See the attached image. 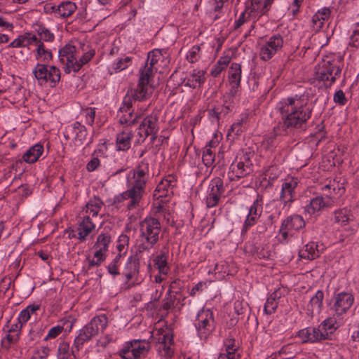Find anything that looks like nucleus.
<instances>
[{"instance_id": "nucleus-1", "label": "nucleus", "mask_w": 359, "mask_h": 359, "mask_svg": "<svg viewBox=\"0 0 359 359\" xmlns=\"http://www.w3.org/2000/svg\"><path fill=\"white\" fill-rule=\"evenodd\" d=\"M277 109L282 116L280 123L282 131L278 133L280 135L287 133V130L303 128L311 114L306 100L297 95L283 99L278 102Z\"/></svg>"}, {"instance_id": "nucleus-2", "label": "nucleus", "mask_w": 359, "mask_h": 359, "mask_svg": "<svg viewBox=\"0 0 359 359\" xmlns=\"http://www.w3.org/2000/svg\"><path fill=\"white\" fill-rule=\"evenodd\" d=\"M321 190L323 196L311 199L310 203L305 208V212L310 215L325 208L333 207L336 200L344 192L343 184L335 180H329L322 187Z\"/></svg>"}, {"instance_id": "nucleus-3", "label": "nucleus", "mask_w": 359, "mask_h": 359, "mask_svg": "<svg viewBox=\"0 0 359 359\" xmlns=\"http://www.w3.org/2000/svg\"><path fill=\"white\" fill-rule=\"evenodd\" d=\"M103 202L97 197L90 199L81 211L78 222V238L83 241L95 229Z\"/></svg>"}, {"instance_id": "nucleus-4", "label": "nucleus", "mask_w": 359, "mask_h": 359, "mask_svg": "<svg viewBox=\"0 0 359 359\" xmlns=\"http://www.w3.org/2000/svg\"><path fill=\"white\" fill-rule=\"evenodd\" d=\"M79 50L72 43L67 44L60 50V60L66 65L65 69L66 73L78 72L84 64L91 60L95 55V50H89L80 57H79Z\"/></svg>"}, {"instance_id": "nucleus-5", "label": "nucleus", "mask_w": 359, "mask_h": 359, "mask_svg": "<svg viewBox=\"0 0 359 359\" xmlns=\"http://www.w3.org/2000/svg\"><path fill=\"white\" fill-rule=\"evenodd\" d=\"M161 225L158 219L146 217L140 222L142 243L137 245L140 253L149 252L160 238Z\"/></svg>"}, {"instance_id": "nucleus-6", "label": "nucleus", "mask_w": 359, "mask_h": 359, "mask_svg": "<svg viewBox=\"0 0 359 359\" xmlns=\"http://www.w3.org/2000/svg\"><path fill=\"white\" fill-rule=\"evenodd\" d=\"M108 325V318L105 315L97 316L85 325L79 332L74 340V347L78 351L79 348L86 342L103 332Z\"/></svg>"}, {"instance_id": "nucleus-7", "label": "nucleus", "mask_w": 359, "mask_h": 359, "mask_svg": "<svg viewBox=\"0 0 359 359\" xmlns=\"http://www.w3.org/2000/svg\"><path fill=\"white\" fill-rule=\"evenodd\" d=\"M341 68L335 61L323 60L315 68L314 78L330 86L339 76Z\"/></svg>"}, {"instance_id": "nucleus-8", "label": "nucleus", "mask_w": 359, "mask_h": 359, "mask_svg": "<svg viewBox=\"0 0 359 359\" xmlns=\"http://www.w3.org/2000/svg\"><path fill=\"white\" fill-rule=\"evenodd\" d=\"M148 72H149V70L147 68L144 73H140V77L137 89L135 91L131 90L130 93L128 92L124 97L123 104L120 107V111L121 112H123L124 111H127L129 108H131L133 100L141 101L147 97V85L150 79L148 77Z\"/></svg>"}, {"instance_id": "nucleus-9", "label": "nucleus", "mask_w": 359, "mask_h": 359, "mask_svg": "<svg viewBox=\"0 0 359 359\" xmlns=\"http://www.w3.org/2000/svg\"><path fill=\"white\" fill-rule=\"evenodd\" d=\"M33 74L40 85H45L50 82L54 86L60 80V72L55 66H46L37 64L33 70Z\"/></svg>"}, {"instance_id": "nucleus-10", "label": "nucleus", "mask_w": 359, "mask_h": 359, "mask_svg": "<svg viewBox=\"0 0 359 359\" xmlns=\"http://www.w3.org/2000/svg\"><path fill=\"white\" fill-rule=\"evenodd\" d=\"M252 165L250 155L243 154L231 163L228 173L229 178L233 181L245 177L252 172Z\"/></svg>"}, {"instance_id": "nucleus-11", "label": "nucleus", "mask_w": 359, "mask_h": 359, "mask_svg": "<svg viewBox=\"0 0 359 359\" xmlns=\"http://www.w3.org/2000/svg\"><path fill=\"white\" fill-rule=\"evenodd\" d=\"M196 327L201 338L207 337L215 328L212 312L209 309H202L197 315Z\"/></svg>"}, {"instance_id": "nucleus-12", "label": "nucleus", "mask_w": 359, "mask_h": 359, "mask_svg": "<svg viewBox=\"0 0 359 359\" xmlns=\"http://www.w3.org/2000/svg\"><path fill=\"white\" fill-rule=\"evenodd\" d=\"M283 46V39L279 35H274L262 46L259 55L262 60H269L281 50Z\"/></svg>"}, {"instance_id": "nucleus-13", "label": "nucleus", "mask_w": 359, "mask_h": 359, "mask_svg": "<svg viewBox=\"0 0 359 359\" xmlns=\"http://www.w3.org/2000/svg\"><path fill=\"white\" fill-rule=\"evenodd\" d=\"M332 301L331 310L334 312V316H340L346 313L351 307L353 297L349 293L341 292L335 295Z\"/></svg>"}, {"instance_id": "nucleus-14", "label": "nucleus", "mask_w": 359, "mask_h": 359, "mask_svg": "<svg viewBox=\"0 0 359 359\" xmlns=\"http://www.w3.org/2000/svg\"><path fill=\"white\" fill-rule=\"evenodd\" d=\"M174 177L168 176V178L161 180L157 185L154 193V197L156 200H160L158 203V208L162 209L163 206L161 203H163V198H170L173 194V187H175Z\"/></svg>"}, {"instance_id": "nucleus-15", "label": "nucleus", "mask_w": 359, "mask_h": 359, "mask_svg": "<svg viewBox=\"0 0 359 359\" xmlns=\"http://www.w3.org/2000/svg\"><path fill=\"white\" fill-rule=\"evenodd\" d=\"M158 131V125L156 115H149L145 117L138 128V135L144 140L149 135L155 139Z\"/></svg>"}, {"instance_id": "nucleus-16", "label": "nucleus", "mask_w": 359, "mask_h": 359, "mask_svg": "<svg viewBox=\"0 0 359 359\" xmlns=\"http://www.w3.org/2000/svg\"><path fill=\"white\" fill-rule=\"evenodd\" d=\"M148 178V168L139 166L128 177V186L145 189Z\"/></svg>"}, {"instance_id": "nucleus-17", "label": "nucleus", "mask_w": 359, "mask_h": 359, "mask_svg": "<svg viewBox=\"0 0 359 359\" xmlns=\"http://www.w3.org/2000/svg\"><path fill=\"white\" fill-rule=\"evenodd\" d=\"M298 336L303 342H317L327 339V334L325 330L318 327H308L300 330Z\"/></svg>"}, {"instance_id": "nucleus-18", "label": "nucleus", "mask_w": 359, "mask_h": 359, "mask_svg": "<svg viewBox=\"0 0 359 359\" xmlns=\"http://www.w3.org/2000/svg\"><path fill=\"white\" fill-rule=\"evenodd\" d=\"M145 193V189L133 187H128V189L121 195L123 200L128 201L127 207L129 210L136 208Z\"/></svg>"}, {"instance_id": "nucleus-19", "label": "nucleus", "mask_w": 359, "mask_h": 359, "mask_svg": "<svg viewBox=\"0 0 359 359\" xmlns=\"http://www.w3.org/2000/svg\"><path fill=\"white\" fill-rule=\"evenodd\" d=\"M223 193V183L220 179H215L209 186L208 195L206 198V204L208 208L215 206Z\"/></svg>"}, {"instance_id": "nucleus-20", "label": "nucleus", "mask_w": 359, "mask_h": 359, "mask_svg": "<svg viewBox=\"0 0 359 359\" xmlns=\"http://www.w3.org/2000/svg\"><path fill=\"white\" fill-rule=\"evenodd\" d=\"M262 212V200L258 196L249 209L244 222L243 230L246 231L250 226L254 225L261 216Z\"/></svg>"}, {"instance_id": "nucleus-21", "label": "nucleus", "mask_w": 359, "mask_h": 359, "mask_svg": "<svg viewBox=\"0 0 359 359\" xmlns=\"http://www.w3.org/2000/svg\"><path fill=\"white\" fill-rule=\"evenodd\" d=\"M297 180L294 178L286 180L282 185L280 201L284 205L290 204L294 199V189L297 186Z\"/></svg>"}, {"instance_id": "nucleus-22", "label": "nucleus", "mask_w": 359, "mask_h": 359, "mask_svg": "<svg viewBox=\"0 0 359 359\" xmlns=\"http://www.w3.org/2000/svg\"><path fill=\"white\" fill-rule=\"evenodd\" d=\"M122 274L128 282L133 280L132 285L137 280L139 274V258L130 256L123 270Z\"/></svg>"}, {"instance_id": "nucleus-23", "label": "nucleus", "mask_w": 359, "mask_h": 359, "mask_svg": "<svg viewBox=\"0 0 359 359\" xmlns=\"http://www.w3.org/2000/svg\"><path fill=\"white\" fill-rule=\"evenodd\" d=\"M273 0H252L250 9L249 16L254 18H259L265 14L269 9L271 4Z\"/></svg>"}, {"instance_id": "nucleus-24", "label": "nucleus", "mask_w": 359, "mask_h": 359, "mask_svg": "<svg viewBox=\"0 0 359 359\" xmlns=\"http://www.w3.org/2000/svg\"><path fill=\"white\" fill-rule=\"evenodd\" d=\"M163 55L162 54L161 50L158 49L153 50L149 52L147 57V61L142 69H141L140 73H144L147 68L149 70L148 72V77H151L153 74L154 69L156 70L157 68L154 67L156 65H157L160 61H163Z\"/></svg>"}, {"instance_id": "nucleus-25", "label": "nucleus", "mask_w": 359, "mask_h": 359, "mask_svg": "<svg viewBox=\"0 0 359 359\" xmlns=\"http://www.w3.org/2000/svg\"><path fill=\"white\" fill-rule=\"evenodd\" d=\"M331 11L328 8H323L318 11L312 18L313 29L319 31L323 26L324 22L327 21L330 17Z\"/></svg>"}, {"instance_id": "nucleus-26", "label": "nucleus", "mask_w": 359, "mask_h": 359, "mask_svg": "<svg viewBox=\"0 0 359 359\" xmlns=\"http://www.w3.org/2000/svg\"><path fill=\"white\" fill-rule=\"evenodd\" d=\"M323 298L324 294L321 290H318L315 295L311 298L307 306V310L310 315L320 313L323 305Z\"/></svg>"}, {"instance_id": "nucleus-27", "label": "nucleus", "mask_w": 359, "mask_h": 359, "mask_svg": "<svg viewBox=\"0 0 359 359\" xmlns=\"http://www.w3.org/2000/svg\"><path fill=\"white\" fill-rule=\"evenodd\" d=\"M305 226V222L301 216L292 215L287 217L282 223V228L286 230L298 231Z\"/></svg>"}, {"instance_id": "nucleus-28", "label": "nucleus", "mask_w": 359, "mask_h": 359, "mask_svg": "<svg viewBox=\"0 0 359 359\" xmlns=\"http://www.w3.org/2000/svg\"><path fill=\"white\" fill-rule=\"evenodd\" d=\"M205 72L203 70H194L193 73L190 75L187 80L184 82L185 86H189L193 88L200 87L205 81Z\"/></svg>"}, {"instance_id": "nucleus-29", "label": "nucleus", "mask_w": 359, "mask_h": 359, "mask_svg": "<svg viewBox=\"0 0 359 359\" xmlns=\"http://www.w3.org/2000/svg\"><path fill=\"white\" fill-rule=\"evenodd\" d=\"M133 135L128 130H123L117 135L116 137V148L118 151H126L130 147V142Z\"/></svg>"}, {"instance_id": "nucleus-30", "label": "nucleus", "mask_w": 359, "mask_h": 359, "mask_svg": "<svg viewBox=\"0 0 359 359\" xmlns=\"http://www.w3.org/2000/svg\"><path fill=\"white\" fill-rule=\"evenodd\" d=\"M43 147L41 144H36L28 149L23 155V159L25 162L32 163L36 162L42 155Z\"/></svg>"}, {"instance_id": "nucleus-31", "label": "nucleus", "mask_w": 359, "mask_h": 359, "mask_svg": "<svg viewBox=\"0 0 359 359\" xmlns=\"http://www.w3.org/2000/svg\"><path fill=\"white\" fill-rule=\"evenodd\" d=\"M318 245L313 242L306 244L303 249L299 251V257L307 259H314L319 256Z\"/></svg>"}, {"instance_id": "nucleus-32", "label": "nucleus", "mask_w": 359, "mask_h": 359, "mask_svg": "<svg viewBox=\"0 0 359 359\" xmlns=\"http://www.w3.org/2000/svg\"><path fill=\"white\" fill-rule=\"evenodd\" d=\"M152 337L157 341L158 344L164 343H170L173 339L171 330L168 328L156 329L152 333Z\"/></svg>"}, {"instance_id": "nucleus-33", "label": "nucleus", "mask_w": 359, "mask_h": 359, "mask_svg": "<svg viewBox=\"0 0 359 359\" xmlns=\"http://www.w3.org/2000/svg\"><path fill=\"white\" fill-rule=\"evenodd\" d=\"M34 41H36V36L30 33H26L24 35L20 36L18 39H15L9 44V47L11 48H19L26 46L34 43Z\"/></svg>"}, {"instance_id": "nucleus-34", "label": "nucleus", "mask_w": 359, "mask_h": 359, "mask_svg": "<svg viewBox=\"0 0 359 359\" xmlns=\"http://www.w3.org/2000/svg\"><path fill=\"white\" fill-rule=\"evenodd\" d=\"M51 8L55 10L61 17L66 18L71 15L76 11V6L71 1H66L58 5L56 9L55 6H51Z\"/></svg>"}, {"instance_id": "nucleus-35", "label": "nucleus", "mask_w": 359, "mask_h": 359, "mask_svg": "<svg viewBox=\"0 0 359 359\" xmlns=\"http://www.w3.org/2000/svg\"><path fill=\"white\" fill-rule=\"evenodd\" d=\"M230 83L233 87H238L240 85L241 79V66L238 63H232L229 72Z\"/></svg>"}, {"instance_id": "nucleus-36", "label": "nucleus", "mask_w": 359, "mask_h": 359, "mask_svg": "<svg viewBox=\"0 0 359 359\" xmlns=\"http://www.w3.org/2000/svg\"><path fill=\"white\" fill-rule=\"evenodd\" d=\"M154 266L158 270L159 273L166 275L169 271L168 265V256L165 252H161L154 259Z\"/></svg>"}, {"instance_id": "nucleus-37", "label": "nucleus", "mask_w": 359, "mask_h": 359, "mask_svg": "<svg viewBox=\"0 0 359 359\" xmlns=\"http://www.w3.org/2000/svg\"><path fill=\"white\" fill-rule=\"evenodd\" d=\"M39 309V305H29L25 309L22 310L18 316V323H20V327L27 323L31 318V316L34 314L37 310Z\"/></svg>"}, {"instance_id": "nucleus-38", "label": "nucleus", "mask_w": 359, "mask_h": 359, "mask_svg": "<svg viewBox=\"0 0 359 359\" xmlns=\"http://www.w3.org/2000/svg\"><path fill=\"white\" fill-rule=\"evenodd\" d=\"M34 43L37 46V59L43 62H49L52 59L51 52L45 49L43 43L37 37L36 41H34Z\"/></svg>"}, {"instance_id": "nucleus-39", "label": "nucleus", "mask_w": 359, "mask_h": 359, "mask_svg": "<svg viewBox=\"0 0 359 359\" xmlns=\"http://www.w3.org/2000/svg\"><path fill=\"white\" fill-rule=\"evenodd\" d=\"M110 242V237L104 233L100 234L97 239V242L94 245L95 251L105 254L108 250V245Z\"/></svg>"}, {"instance_id": "nucleus-40", "label": "nucleus", "mask_w": 359, "mask_h": 359, "mask_svg": "<svg viewBox=\"0 0 359 359\" xmlns=\"http://www.w3.org/2000/svg\"><path fill=\"white\" fill-rule=\"evenodd\" d=\"M75 358L74 351H70L69 345L67 342L60 344L57 351V359H72Z\"/></svg>"}, {"instance_id": "nucleus-41", "label": "nucleus", "mask_w": 359, "mask_h": 359, "mask_svg": "<svg viewBox=\"0 0 359 359\" xmlns=\"http://www.w3.org/2000/svg\"><path fill=\"white\" fill-rule=\"evenodd\" d=\"M131 346L140 352L141 356H144L149 351L151 346L149 341L144 340H134L130 342Z\"/></svg>"}, {"instance_id": "nucleus-42", "label": "nucleus", "mask_w": 359, "mask_h": 359, "mask_svg": "<svg viewBox=\"0 0 359 359\" xmlns=\"http://www.w3.org/2000/svg\"><path fill=\"white\" fill-rule=\"evenodd\" d=\"M172 345L173 340L170 343L160 344L157 345V350L161 356L169 358L173 355Z\"/></svg>"}, {"instance_id": "nucleus-43", "label": "nucleus", "mask_w": 359, "mask_h": 359, "mask_svg": "<svg viewBox=\"0 0 359 359\" xmlns=\"http://www.w3.org/2000/svg\"><path fill=\"white\" fill-rule=\"evenodd\" d=\"M120 112L122 114V115L119 117V122L121 124H126V125H134L135 123H137V116L136 115H133L132 111H130V108L126 111Z\"/></svg>"}, {"instance_id": "nucleus-44", "label": "nucleus", "mask_w": 359, "mask_h": 359, "mask_svg": "<svg viewBox=\"0 0 359 359\" xmlns=\"http://www.w3.org/2000/svg\"><path fill=\"white\" fill-rule=\"evenodd\" d=\"M337 320L335 318H328L325 320L320 325V329L325 330L327 334V338L329 335L332 334L337 327Z\"/></svg>"}, {"instance_id": "nucleus-45", "label": "nucleus", "mask_w": 359, "mask_h": 359, "mask_svg": "<svg viewBox=\"0 0 359 359\" xmlns=\"http://www.w3.org/2000/svg\"><path fill=\"white\" fill-rule=\"evenodd\" d=\"M129 243V237L127 235L122 234L119 236L118 240L117 250L118 251V257L121 258L123 255H125L128 250Z\"/></svg>"}, {"instance_id": "nucleus-46", "label": "nucleus", "mask_w": 359, "mask_h": 359, "mask_svg": "<svg viewBox=\"0 0 359 359\" xmlns=\"http://www.w3.org/2000/svg\"><path fill=\"white\" fill-rule=\"evenodd\" d=\"M121 355L123 359H137L141 357L140 352L135 348L132 347L130 344L128 347L124 348L121 351Z\"/></svg>"}, {"instance_id": "nucleus-47", "label": "nucleus", "mask_w": 359, "mask_h": 359, "mask_svg": "<svg viewBox=\"0 0 359 359\" xmlns=\"http://www.w3.org/2000/svg\"><path fill=\"white\" fill-rule=\"evenodd\" d=\"M201 57V47L194 46L187 55V60L191 63H194Z\"/></svg>"}, {"instance_id": "nucleus-48", "label": "nucleus", "mask_w": 359, "mask_h": 359, "mask_svg": "<svg viewBox=\"0 0 359 359\" xmlns=\"http://www.w3.org/2000/svg\"><path fill=\"white\" fill-rule=\"evenodd\" d=\"M226 353L224 355H241L238 352V347L235 344V340L233 339H227L225 341Z\"/></svg>"}, {"instance_id": "nucleus-49", "label": "nucleus", "mask_w": 359, "mask_h": 359, "mask_svg": "<svg viewBox=\"0 0 359 359\" xmlns=\"http://www.w3.org/2000/svg\"><path fill=\"white\" fill-rule=\"evenodd\" d=\"M215 156V153L211 148L205 147L202 159L206 166H211L213 164Z\"/></svg>"}, {"instance_id": "nucleus-50", "label": "nucleus", "mask_w": 359, "mask_h": 359, "mask_svg": "<svg viewBox=\"0 0 359 359\" xmlns=\"http://www.w3.org/2000/svg\"><path fill=\"white\" fill-rule=\"evenodd\" d=\"M105 259V254L100 252L99 251H95L94 257L93 259L88 258V266L89 268L98 266Z\"/></svg>"}, {"instance_id": "nucleus-51", "label": "nucleus", "mask_w": 359, "mask_h": 359, "mask_svg": "<svg viewBox=\"0 0 359 359\" xmlns=\"http://www.w3.org/2000/svg\"><path fill=\"white\" fill-rule=\"evenodd\" d=\"M350 47L358 48L359 47V23L356 24L353 30V33L350 36L348 43Z\"/></svg>"}, {"instance_id": "nucleus-52", "label": "nucleus", "mask_w": 359, "mask_h": 359, "mask_svg": "<svg viewBox=\"0 0 359 359\" xmlns=\"http://www.w3.org/2000/svg\"><path fill=\"white\" fill-rule=\"evenodd\" d=\"M37 33L40 38L39 40L40 41H52L54 39L53 34L44 27H39L37 29Z\"/></svg>"}, {"instance_id": "nucleus-53", "label": "nucleus", "mask_w": 359, "mask_h": 359, "mask_svg": "<svg viewBox=\"0 0 359 359\" xmlns=\"http://www.w3.org/2000/svg\"><path fill=\"white\" fill-rule=\"evenodd\" d=\"M250 9L247 7L243 12L240 18L236 21V28L240 27L246 20H256L258 18H254L249 16Z\"/></svg>"}, {"instance_id": "nucleus-54", "label": "nucleus", "mask_w": 359, "mask_h": 359, "mask_svg": "<svg viewBox=\"0 0 359 359\" xmlns=\"http://www.w3.org/2000/svg\"><path fill=\"white\" fill-rule=\"evenodd\" d=\"M278 303L277 300L269 297L267 299L264 306V312L266 314H271L275 311L276 309L278 306Z\"/></svg>"}, {"instance_id": "nucleus-55", "label": "nucleus", "mask_w": 359, "mask_h": 359, "mask_svg": "<svg viewBox=\"0 0 359 359\" xmlns=\"http://www.w3.org/2000/svg\"><path fill=\"white\" fill-rule=\"evenodd\" d=\"M130 62V57H126L120 59L117 62L114 64V69L116 72H120L125 69Z\"/></svg>"}, {"instance_id": "nucleus-56", "label": "nucleus", "mask_w": 359, "mask_h": 359, "mask_svg": "<svg viewBox=\"0 0 359 359\" xmlns=\"http://www.w3.org/2000/svg\"><path fill=\"white\" fill-rule=\"evenodd\" d=\"M334 101L335 103L340 105H345L346 104L347 99L341 90H339L334 93Z\"/></svg>"}, {"instance_id": "nucleus-57", "label": "nucleus", "mask_w": 359, "mask_h": 359, "mask_svg": "<svg viewBox=\"0 0 359 359\" xmlns=\"http://www.w3.org/2000/svg\"><path fill=\"white\" fill-rule=\"evenodd\" d=\"M175 298L170 295V292L168 293V296L163 299L162 308L163 310L168 311L171 309L174 306Z\"/></svg>"}, {"instance_id": "nucleus-58", "label": "nucleus", "mask_w": 359, "mask_h": 359, "mask_svg": "<svg viewBox=\"0 0 359 359\" xmlns=\"http://www.w3.org/2000/svg\"><path fill=\"white\" fill-rule=\"evenodd\" d=\"M84 114L86 116V123L90 126H92L94 123L95 116V109L88 108L84 110Z\"/></svg>"}, {"instance_id": "nucleus-59", "label": "nucleus", "mask_w": 359, "mask_h": 359, "mask_svg": "<svg viewBox=\"0 0 359 359\" xmlns=\"http://www.w3.org/2000/svg\"><path fill=\"white\" fill-rule=\"evenodd\" d=\"M120 258L119 257L116 256L114 259L112 261L111 263H110L108 266V271L109 273L112 275H118L119 274L118 269V263Z\"/></svg>"}, {"instance_id": "nucleus-60", "label": "nucleus", "mask_w": 359, "mask_h": 359, "mask_svg": "<svg viewBox=\"0 0 359 359\" xmlns=\"http://www.w3.org/2000/svg\"><path fill=\"white\" fill-rule=\"evenodd\" d=\"M62 330H63V328L61 326H56V327H52L49 330V332L46 337V339H52V338H55V337H57L62 332Z\"/></svg>"}, {"instance_id": "nucleus-61", "label": "nucleus", "mask_w": 359, "mask_h": 359, "mask_svg": "<svg viewBox=\"0 0 359 359\" xmlns=\"http://www.w3.org/2000/svg\"><path fill=\"white\" fill-rule=\"evenodd\" d=\"M241 131V123H233L228 131V136H231L233 135L236 136L239 135Z\"/></svg>"}, {"instance_id": "nucleus-62", "label": "nucleus", "mask_w": 359, "mask_h": 359, "mask_svg": "<svg viewBox=\"0 0 359 359\" xmlns=\"http://www.w3.org/2000/svg\"><path fill=\"white\" fill-rule=\"evenodd\" d=\"M335 220L338 223L346 224L348 217L342 210H340L335 212Z\"/></svg>"}, {"instance_id": "nucleus-63", "label": "nucleus", "mask_w": 359, "mask_h": 359, "mask_svg": "<svg viewBox=\"0 0 359 359\" xmlns=\"http://www.w3.org/2000/svg\"><path fill=\"white\" fill-rule=\"evenodd\" d=\"M100 165V160L97 158H93L87 164L86 168L88 171H94Z\"/></svg>"}, {"instance_id": "nucleus-64", "label": "nucleus", "mask_w": 359, "mask_h": 359, "mask_svg": "<svg viewBox=\"0 0 359 359\" xmlns=\"http://www.w3.org/2000/svg\"><path fill=\"white\" fill-rule=\"evenodd\" d=\"M18 339V334L15 333L14 334H8L6 335V337L4 339L3 343L6 344L8 343V344H10L11 343L15 342Z\"/></svg>"}]
</instances>
